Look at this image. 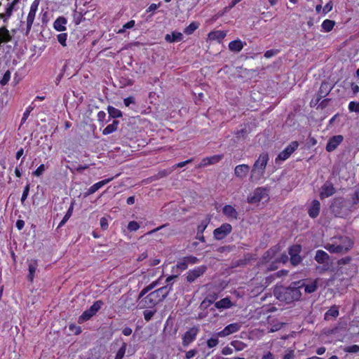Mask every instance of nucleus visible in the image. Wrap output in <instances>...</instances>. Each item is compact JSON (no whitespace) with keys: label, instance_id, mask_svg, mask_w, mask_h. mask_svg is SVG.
Wrapping results in <instances>:
<instances>
[{"label":"nucleus","instance_id":"obj_1","mask_svg":"<svg viewBox=\"0 0 359 359\" xmlns=\"http://www.w3.org/2000/svg\"><path fill=\"white\" fill-rule=\"evenodd\" d=\"M299 283H293L290 286L287 287H282L278 289L276 292L277 298L280 300L285 302L289 304L294 301H297L300 299L302 293L299 288L301 286H298Z\"/></svg>","mask_w":359,"mask_h":359},{"label":"nucleus","instance_id":"obj_2","mask_svg":"<svg viewBox=\"0 0 359 359\" xmlns=\"http://www.w3.org/2000/svg\"><path fill=\"white\" fill-rule=\"evenodd\" d=\"M269 159L267 153H262L259 155L250 172V180L251 182L258 181L264 177Z\"/></svg>","mask_w":359,"mask_h":359},{"label":"nucleus","instance_id":"obj_3","mask_svg":"<svg viewBox=\"0 0 359 359\" xmlns=\"http://www.w3.org/2000/svg\"><path fill=\"white\" fill-rule=\"evenodd\" d=\"M341 240L342 243H327L325 245V248L330 253H342L347 252L352 248L353 242L349 238L342 237Z\"/></svg>","mask_w":359,"mask_h":359},{"label":"nucleus","instance_id":"obj_4","mask_svg":"<svg viewBox=\"0 0 359 359\" xmlns=\"http://www.w3.org/2000/svg\"><path fill=\"white\" fill-rule=\"evenodd\" d=\"M102 302L101 301H96L87 310H86L81 316H79L78 322L82 323L91 317H93L101 308Z\"/></svg>","mask_w":359,"mask_h":359},{"label":"nucleus","instance_id":"obj_5","mask_svg":"<svg viewBox=\"0 0 359 359\" xmlns=\"http://www.w3.org/2000/svg\"><path fill=\"white\" fill-rule=\"evenodd\" d=\"M207 267L204 265L199 266L192 270H189L186 276L187 282L191 283L201 277L206 271Z\"/></svg>","mask_w":359,"mask_h":359},{"label":"nucleus","instance_id":"obj_6","mask_svg":"<svg viewBox=\"0 0 359 359\" xmlns=\"http://www.w3.org/2000/svg\"><path fill=\"white\" fill-rule=\"evenodd\" d=\"M231 231V225L228 223H224L214 230L213 235L216 240H222L229 234Z\"/></svg>","mask_w":359,"mask_h":359},{"label":"nucleus","instance_id":"obj_7","mask_svg":"<svg viewBox=\"0 0 359 359\" xmlns=\"http://www.w3.org/2000/svg\"><path fill=\"white\" fill-rule=\"evenodd\" d=\"M299 143L297 141L292 142L283 151H281L276 158V162L278 161H285L297 149Z\"/></svg>","mask_w":359,"mask_h":359},{"label":"nucleus","instance_id":"obj_8","mask_svg":"<svg viewBox=\"0 0 359 359\" xmlns=\"http://www.w3.org/2000/svg\"><path fill=\"white\" fill-rule=\"evenodd\" d=\"M267 196L268 195L266 189L263 188H257L254 191L251 196H248V202L250 203H257L262 200L266 199Z\"/></svg>","mask_w":359,"mask_h":359},{"label":"nucleus","instance_id":"obj_9","mask_svg":"<svg viewBox=\"0 0 359 359\" xmlns=\"http://www.w3.org/2000/svg\"><path fill=\"white\" fill-rule=\"evenodd\" d=\"M39 4V0H34L31 5L30 10L27 18V34L29 33L32 26Z\"/></svg>","mask_w":359,"mask_h":359},{"label":"nucleus","instance_id":"obj_10","mask_svg":"<svg viewBox=\"0 0 359 359\" xmlns=\"http://www.w3.org/2000/svg\"><path fill=\"white\" fill-rule=\"evenodd\" d=\"M241 328V324L240 323H234L228 325L222 330L217 333V337H226L231 334L236 333Z\"/></svg>","mask_w":359,"mask_h":359},{"label":"nucleus","instance_id":"obj_11","mask_svg":"<svg viewBox=\"0 0 359 359\" xmlns=\"http://www.w3.org/2000/svg\"><path fill=\"white\" fill-rule=\"evenodd\" d=\"M331 90L330 85L327 82H323L318 92L316 100H312L311 104H317L321 98L328 95Z\"/></svg>","mask_w":359,"mask_h":359},{"label":"nucleus","instance_id":"obj_12","mask_svg":"<svg viewBox=\"0 0 359 359\" xmlns=\"http://www.w3.org/2000/svg\"><path fill=\"white\" fill-rule=\"evenodd\" d=\"M344 137L341 135L332 137L327 142L326 145V151L328 152L333 151L342 142Z\"/></svg>","mask_w":359,"mask_h":359},{"label":"nucleus","instance_id":"obj_13","mask_svg":"<svg viewBox=\"0 0 359 359\" xmlns=\"http://www.w3.org/2000/svg\"><path fill=\"white\" fill-rule=\"evenodd\" d=\"M197 333L198 329L196 327H192L187 331L182 337L183 346H188L190 343H191L196 339Z\"/></svg>","mask_w":359,"mask_h":359},{"label":"nucleus","instance_id":"obj_14","mask_svg":"<svg viewBox=\"0 0 359 359\" xmlns=\"http://www.w3.org/2000/svg\"><path fill=\"white\" fill-rule=\"evenodd\" d=\"M335 193V189L332 183L326 182L321 187L320 197L321 199L331 196Z\"/></svg>","mask_w":359,"mask_h":359},{"label":"nucleus","instance_id":"obj_15","mask_svg":"<svg viewBox=\"0 0 359 359\" xmlns=\"http://www.w3.org/2000/svg\"><path fill=\"white\" fill-rule=\"evenodd\" d=\"M119 304L124 309L133 310L135 309V302L133 299L129 294H123L119 299Z\"/></svg>","mask_w":359,"mask_h":359},{"label":"nucleus","instance_id":"obj_16","mask_svg":"<svg viewBox=\"0 0 359 359\" xmlns=\"http://www.w3.org/2000/svg\"><path fill=\"white\" fill-rule=\"evenodd\" d=\"M156 304L154 300H152L151 297L149 294L145 296L144 298H142L140 302H138V304L137 305V308L138 309H144L147 308H154Z\"/></svg>","mask_w":359,"mask_h":359},{"label":"nucleus","instance_id":"obj_17","mask_svg":"<svg viewBox=\"0 0 359 359\" xmlns=\"http://www.w3.org/2000/svg\"><path fill=\"white\" fill-rule=\"evenodd\" d=\"M223 158V155H214L210 157H205L202 159L198 165V168H203L209 165L218 163Z\"/></svg>","mask_w":359,"mask_h":359},{"label":"nucleus","instance_id":"obj_18","mask_svg":"<svg viewBox=\"0 0 359 359\" xmlns=\"http://www.w3.org/2000/svg\"><path fill=\"white\" fill-rule=\"evenodd\" d=\"M250 171V166L247 164L236 165L234 168V175L236 177L243 179L245 177Z\"/></svg>","mask_w":359,"mask_h":359},{"label":"nucleus","instance_id":"obj_19","mask_svg":"<svg viewBox=\"0 0 359 359\" xmlns=\"http://www.w3.org/2000/svg\"><path fill=\"white\" fill-rule=\"evenodd\" d=\"M320 210V203L318 200H313L308 208V214L310 217L316 218L318 216Z\"/></svg>","mask_w":359,"mask_h":359},{"label":"nucleus","instance_id":"obj_20","mask_svg":"<svg viewBox=\"0 0 359 359\" xmlns=\"http://www.w3.org/2000/svg\"><path fill=\"white\" fill-rule=\"evenodd\" d=\"M114 177L108 178L104 180H102L100 182H98L93 185H92L88 191L85 193V196H88L89 195H91L96 192L98 189H100L101 187H102L104 185L108 184L109 182H111Z\"/></svg>","mask_w":359,"mask_h":359},{"label":"nucleus","instance_id":"obj_21","mask_svg":"<svg viewBox=\"0 0 359 359\" xmlns=\"http://www.w3.org/2000/svg\"><path fill=\"white\" fill-rule=\"evenodd\" d=\"M222 212L229 219L237 220L238 218V213L232 205H226L223 208Z\"/></svg>","mask_w":359,"mask_h":359},{"label":"nucleus","instance_id":"obj_22","mask_svg":"<svg viewBox=\"0 0 359 359\" xmlns=\"http://www.w3.org/2000/svg\"><path fill=\"white\" fill-rule=\"evenodd\" d=\"M233 303L229 297H225L215 303V306L219 310L229 309L233 306Z\"/></svg>","mask_w":359,"mask_h":359},{"label":"nucleus","instance_id":"obj_23","mask_svg":"<svg viewBox=\"0 0 359 359\" xmlns=\"http://www.w3.org/2000/svg\"><path fill=\"white\" fill-rule=\"evenodd\" d=\"M330 259V256L323 250H318L316 252L315 260L319 264H324Z\"/></svg>","mask_w":359,"mask_h":359},{"label":"nucleus","instance_id":"obj_24","mask_svg":"<svg viewBox=\"0 0 359 359\" xmlns=\"http://www.w3.org/2000/svg\"><path fill=\"white\" fill-rule=\"evenodd\" d=\"M183 39V35L180 32H173L171 34H166L165 40L169 43L181 41Z\"/></svg>","mask_w":359,"mask_h":359},{"label":"nucleus","instance_id":"obj_25","mask_svg":"<svg viewBox=\"0 0 359 359\" xmlns=\"http://www.w3.org/2000/svg\"><path fill=\"white\" fill-rule=\"evenodd\" d=\"M318 280H315L313 281H309L307 283H302L300 286L301 287H304V290L306 293L311 294L314 292L318 288Z\"/></svg>","mask_w":359,"mask_h":359},{"label":"nucleus","instance_id":"obj_26","mask_svg":"<svg viewBox=\"0 0 359 359\" xmlns=\"http://www.w3.org/2000/svg\"><path fill=\"white\" fill-rule=\"evenodd\" d=\"M29 275L28 278L30 281H32L34 277L35 272L36 271L38 264L35 259H32L29 262Z\"/></svg>","mask_w":359,"mask_h":359},{"label":"nucleus","instance_id":"obj_27","mask_svg":"<svg viewBox=\"0 0 359 359\" xmlns=\"http://www.w3.org/2000/svg\"><path fill=\"white\" fill-rule=\"evenodd\" d=\"M67 20L64 17H60L54 22V28L59 32L65 31L66 29L65 25Z\"/></svg>","mask_w":359,"mask_h":359},{"label":"nucleus","instance_id":"obj_28","mask_svg":"<svg viewBox=\"0 0 359 359\" xmlns=\"http://www.w3.org/2000/svg\"><path fill=\"white\" fill-rule=\"evenodd\" d=\"M243 48V43L241 40H234L229 43V48L233 52H240Z\"/></svg>","mask_w":359,"mask_h":359},{"label":"nucleus","instance_id":"obj_29","mask_svg":"<svg viewBox=\"0 0 359 359\" xmlns=\"http://www.w3.org/2000/svg\"><path fill=\"white\" fill-rule=\"evenodd\" d=\"M172 290V285H167L164 287H161L156 291L158 292V295L160 296V298H161L163 300L168 295L170 292Z\"/></svg>","mask_w":359,"mask_h":359},{"label":"nucleus","instance_id":"obj_30","mask_svg":"<svg viewBox=\"0 0 359 359\" xmlns=\"http://www.w3.org/2000/svg\"><path fill=\"white\" fill-rule=\"evenodd\" d=\"M276 250L275 249L271 248L266 252H264V254L262 256V261L264 262H270L272 259H273L276 256Z\"/></svg>","mask_w":359,"mask_h":359},{"label":"nucleus","instance_id":"obj_31","mask_svg":"<svg viewBox=\"0 0 359 359\" xmlns=\"http://www.w3.org/2000/svg\"><path fill=\"white\" fill-rule=\"evenodd\" d=\"M226 34L222 31L211 32L208 34V38L210 40H222Z\"/></svg>","mask_w":359,"mask_h":359},{"label":"nucleus","instance_id":"obj_32","mask_svg":"<svg viewBox=\"0 0 359 359\" xmlns=\"http://www.w3.org/2000/svg\"><path fill=\"white\" fill-rule=\"evenodd\" d=\"M339 316V310L336 306H332L325 314V319L328 320L329 317L337 318Z\"/></svg>","mask_w":359,"mask_h":359},{"label":"nucleus","instance_id":"obj_33","mask_svg":"<svg viewBox=\"0 0 359 359\" xmlns=\"http://www.w3.org/2000/svg\"><path fill=\"white\" fill-rule=\"evenodd\" d=\"M335 25L334 21L331 20H325L322 23V28L325 32L331 31Z\"/></svg>","mask_w":359,"mask_h":359},{"label":"nucleus","instance_id":"obj_34","mask_svg":"<svg viewBox=\"0 0 359 359\" xmlns=\"http://www.w3.org/2000/svg\"><path fill=\"white\" fill-rule=\"evenodd\" d=\"M108 113L109 116L113 118H118L122 116V112L119 109L111 106L108 107Z\"/></svg>","mask_w":359,"mask_h":359},{"label":"nucleus","instance_id":"obj_35","mask_svg":"<svg viewBox=\"0 0 359 359\" xmlns=\"http://www.w3.org/2000/svg\"><path fill=\"white\" fill-rule=\"evenodd\" d=\"M218 337H217V334H216L215 336H213V337H210V339H208L207 340V346L208 348H210L216 347L218 345V344H219Z\"/></svg>","mask_w":359,"mask_h":359},{"label":"nucleus","instance_id":"obj_36","mask_svg":"<svg viewBox=\"0 0 359 359\" xmlns=\"http://www.w3.org/2000/svg\"><path fill=\"white\" fill-rule=\"evenodd\" d=\"M302 250L301 245H294L290 248L289 254L290 257L299 255V253Z\"/></svg>","mask_w":359,"mask_h":359},{"label":"nucleus","instance_id":"obj_37","mask_svg":"<svg viewBox=\"0 0 359 359\" xmlns=\"http://www.w3.org/2000/svg\"><path fill=\"white\" fill-rule=\"evenodd\" d=\"M73 211V205H72L68 209L67 212H66L65 215L64 216L63 219L59 224L58 228L62 226L69 219V217L72 216Z\"/></svg>","mask_w":359,"mask_h":359},{"label":"nucleus","instance_id":"obj_38","mask_svg":"<svg viewBox=\"0 0 359 359\" xmlns=\"http://www.w3.org/2000/svg\"><path fill=\"white\" fill-rule=\"evenodd\" d=\"M198 27V24L196 22H193L184 29V32L188 35L191 34Z\"/></svg>","mask_w":359,"mask_h":359},{"label":"nucleus","instance_id":"obj_39","mask_svg":"<svg viewBox=\"0 0 359 359\" xmlns=\"http://www.w3.org/2000/svg\"><path fill=\"white\" fill-rule=\"evenodd\" d=\"M127 344L123 342L122 344L121 347L118 349V352L116 353L115 359H122L126 353Z\"/></svg>","mask_w":359,"mask_h":359},{"label":"nucleus","instance_id":"obj_40","mask_svg":"<svg viewBox=\"0 0 359 359\" xmlns=\"http://www.w3.org/2000/svg\"><path fill=\"white\" fill-rule=\"evenodd\" d=\"M35 105H29L25 110V111L23 114L22 120H21V124H23L26 120L27 119L30 112L34 109Z\"/></svg>","mask_w":359,"mask_h":359},{"label":"nucleus","instance_id":"obj_41","mask_svg":"<svg viewBox=\"0 0 359 359\" xmlns=\"http://www.w3.org/2000/svg\"><path fill=\"white\" fill-rule=\"evenodd\" d=\"M231 345L238 351H242L246 346L243 342L239 341H233Z\"/></svg>","mask_w":359,"mask_h":359},{"label":"nucleus","instance_id":"obj_42","mask_svg":"<svg viewBox=\"0 0 359 359\" xmlns=\"http://www.w3.org/2000/svg\"><path fill=\"white\" fill-rule=\"evenodd\" d=\"M348 109L351 112L359 113V102H351L348 104Z\"/></svg>","mask_w":359,"mask_h":359},{"label":"nucleus","instance_id":"obj_43","mask_svg":"<svg viewBox=\"0 0 359 359\" xmlns=\"http://www.w3.org/2000/svg\"><path fill=\"white\" fill-rule=\"evenodd\" d=\"M209 223L208 219L203 220L201 224L198 226V232L199 233H203L205 229L207 228L208 224Z\"/></svg>","mask_w":359,"mask_h":359},{"label":"nucleus","instance_id":"obj_44","mask_svg":"<svg viewBox=\"0 0 359 359\" xmlns=\"http://www.w3.org/2000/svg\"><path fill=\"white\" fill-rule=\"evenodd\" d=\"M172 171H173V169L172 168H167L163 170L159 171L157 174V178L160 179V178L166 177V176L169 175Z\"/></svg>","mask_w":359,"mask_h":359},{"label":"nucleus","instance_id":"obj_45","mask_svg":"<svg viewBox=\"0 0 359 359\" xmlns=\"http://www.w3.org/2000/svg\"><path fill=\"white\" fill-rule=\"evenodd\" d=\"M156 313V310H154V311H151V310H145L144 312H143V314H144V318L146 321H149L152 317L154 316V315Z\"/></svg>","mask_w":359,"mask_h":359},{"label":"nucleus","instance_id":"obj_46","mask_svg":"<svg viewBox=\"0 0 359 359\" xmlns=\"http://www.w3.org/2000/svg\"><path fill=\"white\" fill-rule=\"evenodd\" d=\"M14 8V6L12 4H9L8 7L6 9V12L4 14H0V18H8L12 15L13 10Z\"/></svg>","mask_w":359,"mask_h":359},{"label":"nucleus","instance_id":"obj_47","mask_svg":"<svg viewBox=\"0 0 359 359\" xmlns=\"http://www.w3.org/2000/svg\"><path fill=\"white\" fill-rule=\"evenodd\" d=\"M288 271H286V270H280V271H278V272L273 273L272 276H271L270 277H268L266 278V280H269V279H273L275 278H280V277H282V276H286L287 274Z\"/></svg>","mask_w":359,"mask_h":359},{"label":"nucleus","instance_id":"obj_48","mask_svg":"<svg viewBox=\"0 0 359 359\" xmlns=\"http://www.w3.org/2000/svg\"><path fill=\"white\" fill-rule=\"evenodd\" d=\"M344 351L347 353H358L359 352V346L358 345H352L349 346H346L344 348Z\"/></svg>","mask_w":359,"mask_h":359},{"label":"nucleus","instance_id":"obj_49","mask_svg":"<svg viewBox=\"0 0 359 359\" xmlns=\"http://www.w3.org/2000/svg\"><path fill=\"white\" fill-rule=\"evenodd\" d=\"M176 267L177 269H180L181 271H184L187 269L188 264H187V262L185 261L184 258L179 260L177 262Z\"/></svg>","mask_w":359,"mask_h":359},{"label":"nucleus","instance_id":"obj_50","mask_svg":"<svg viewBox=\"0 0 359 359\" xmlns=\"http://www.w3.org/2000/svg\"><path fill=\"white\" fill-rule=\"evenodd\" d=\"M140 228V224L135 221H131L128 224V229L130 231H135Z\"/></svg>","mask_w":359,"mask_h":359},{"label":"nucleus","instance_id":"obj_51","mask_svg":"<svg viewBox=\"0 0 359 359\" xmlns=\"http://www.w3.org/2000/svg\"><path fill=\"white\" fill-rule=\"evenodd\" d=\"M149 294L151 297L152 300H154L156 304L163 301V299L160 298V296L158 295V292L156 290L150 292Z\"/></svg>","mask_w":359,"mask_h":359},{"label":"nucleus","instance_id":"obj_52","mask_svg":"<svg viewBox=\"0 0 359 359\" xmlns=\"http://www.w3.org/2000/svg\"><path fill=\"white\" fill-rule=\"evenodd\" d=\"M149 294L151 297L152 300H154L156 304L163 301V299L160 298V296L158 295V292L156 290L150 292Z\"/></svg>","mask_w":359,"mask_h":359},{"label":"nucleus","instance_id":"obj_53","mask_svg":"<svg viewBox=\"0 0 359 359\" xmlns=\"http://www.w3.org/2000/svg\"><path fill=\"white\" fill-rule=\"evenodd\" d=\"M67 35L65 33H62L57 35V40L62 46H66Z\"/></svg>","mask_w":359,"mask_h":359},{"label":"nucleus","instance_id":"obj_54","mask_svg":"<svg viewBox=\"0 0 359 359\" xmlns=\"http://www.w3.org/2000/svg\"><path fill=\"white\" fill-rule=\"evenodd\" d=\"M10 79H11V72L8 70L4 74L2 79L0 81V83L2 86H4V85L7 84V83L8 82Z\"/></svg>","mask_w":359,"mask_h":359},{"label":"nucleus","instance_id":"obj_55","mask_svg":"<svg viewBox=\"0 0 359 359\" xmlns=\"http://www.w3.org/2000/svg\"><path fill=\"white\" fill-rule=\"evenodd\" d=\"M135 26V21L134 20H130L127 23H126L123 26L122 29H120L118 33H122L124 32L126 29H130L133 28Z\"/></svg>","mask_w":359,"mask_h":359},{"label":"nucleus","instance_id":"obj_56","mask_svg":"<svg viewBox=\"0 0 359 359\" xmlns=\"http://www.w3.org/2000/svg\"><path fill=\"white\" fill-rule=\"evenodd\" d=\"M302 262V257L299 255L290 257V262L293 266L298 265Z\"/></svg>","mask_w":359,"mask_h":359},{"label":"nucleus","instance_id":"obj_57","mask_svg":"<svg viewBox=\"0 0 359 359\" xmlns=\"http://www.w3.org/2000/svg\"><path fill=\"white\" fill-rule=\"evenodd\" d=\"M29 184H27L25 187L24 188V191L21 197V202L23 203L24 201L27 199V196L29 194Z\"/></svg>","mask_w":359,"mask_h":359},{"label":"nucleus","instance_id":"obj_58","mask_svg":"<svg viewBox=\"0 0 359 359\" xmlns=\"http://www.w3.org/2000/svg\"><path fill=\"white\" fill-rule=\"evenodd\" d=\"M45 171V165L43 164L40 165L37 169L33 172V175L39 177Z\"/></svg>","mask_w":359,"mask_h":359},{"label":"nucleus","instance_id":"obj_59","mask_svg":"<svg viewBox=\"0 0 359 359\" xmlns=\"http://www.w3.org/2000/svg\"><path fill=\"white\" fill-rule=\"evenodd\" d=\"M352 204L355 205L359 203V190L355 191L351 195Z\"/></svg>","mask_w":359,"mask_h":359},{"label":"nucleus","instance_id":"obj_60","mask_svg":"<svg viewBox=\"0 0 359 359\" xmlns=\"http://www.w3.org/2000/svg\"><path fill=\"white\" fill-rule=\"evenodd\" d=\"M192 161H193V158H190L187 161L180 162V163L174 165L172 168L174 170L175 168H182V167L185 166L186 165H187L188 163H191Z\"/></svg>","mask_w":359,"mask_h":359},{"label":"nucleus","instance_id":"obj_61","mask_svg":"<svg viewBox=\"0 0 359 359\" xmlns=\"http://www.w3.org/2000/svg\"><path fill=\"white\" fill-rule=\"evenodd\" d=\"M116 131L115 128L111 124L108 125L102 131L103 135H109Z\"/></svg>","mask_w":359,"mask_h":359},{"label":"nucleus","instance_id":"obj_62","mask_svg":"<svg viewBox=\"0 0 359 359\" xmlns=\"http://www.w3.org/2000/svg\"><path fill=\"white\" fill-rule=\"evenodd\" d=\"M278 261L275 260L272 262L269 265L266 266V271H274L278 269Z\"/></svg>","mask_w":359,"mask_h":359},{"label":"nucleus","instance_id":"obj_63","mask_svg":"<svg viewBox=\"0 0 359 359\" xmlns=\"http://www.w3.org/2000/svg\"><path fill=\"white\" fill-rule=\"evenodd\" d=\"M184 258L185 261L187 262V264H194L197 263L198 261L197 257H194V256H187V257H184Z\"/></svg>","mask_w":359,"mask_h":359},{"label":"nucleus","instance_id":"obj_64","mask_svg":"<svg viewBox=\"0 0 359 359\" xmlns=\"http://www.w3.org/2000/svg\"><path fill=\"white\" fill-rule=\"evenodd\" d=\"M332 8H333V4L332 2L330 1H329L323 8V13L324 14H326L328 12L331 11L332 10Z\"/></svg>","mask_w":359,"mask_h":359}]
</instances>
